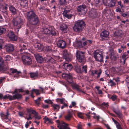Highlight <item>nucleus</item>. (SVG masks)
Segmentation results:
<instances>
[{
    "label": "nucleus",
    "instance_id": "f257e3e1",
    "mask_svg": "<svg viewBox=\"0 0 129 129\" xmlns=\"http://www.w3.org/2000/svg\"><path fill=\"white\" fill-rule=\"evenodd\" d=\"M42 34L44 35L43 37L47 39L51 35H55L56 34V31L53 27H49V28L44 27L43 28Z\"/></svg>",
    "mask_w": 129,
    "mask_h": 129
},
{
    "label": "nucleus",
    "instance_id": "f03ea898",
    "mask_svg": "<svg viewBox=\"0 0 129 129\" xmlns=\"http://www.w3.org/2000/svg\"><path fill=\"white\" fill-rule=\"evenodd\" d=\"M84 22L82 20H78L75 22L73 29L76 32H80L82 31L85 26Z\"/></svg>",
    "mask_w": 129,
    "mask_h": 129
},
{
    "label": "nucleus",
    "instance_id": "7ed1b4c3",
    "mask_svg": "<svg viewBox=\"0 0 129 129\" xmlns=\"http://www.w3.org/2000/svg\"><path fill=\"white\" fill-rule=\"evenodd\" d=\"M84 53L83 52L77 50L75 55L78 61L82 64H83L86 61L84 55Z\"/></svg>",
    "mask_w": 129,
    "mask_h": 129
},
{
    "label": "nucleus",
    "instance_id": "20e7f679",
    "mask_svg": "<svg viewBox=\"0 0 129 129\" xmlns=\"http://www.w3.org/2000/svg\"><path fill=\"white\" fill-rule=\"evenodd\" d=\"M12 23L14 26L17 29V31L18 32L23 22V20L19 17L13 19L12 20Z\"/></svg>",
    "mask_w": 129,
    "mask_h": 129
},
{
    "label": "nucleus",
    "instance_id": "39448f33",
    "mask_svg": "<svg viewBox=\"0 0 129 129\" xmlns=\"http://www.w3.org/2000/svg\"><path fill=\"white\" fill-rule=\"evenodd\" d=\"M35 57L37 61L39 63H41L44 61L51 62L53 59L50 57H48L47 58H43L39 54L36 53L34 54Z\"/></svg>",
    "mask_w": 129,
    "mask_h": 129
},
{
    "label": "nucleus",
    "instance_id": "423d86ee",
    "mask_svg": "<svg viewBox=\"0 0 129 129\" xmlns=\"http://www.w3.org/2000/svg\"><path fill=\"white\" fill-rule=\"evenodd\" d=\"M94 58L95 60L99 61L102 62L103 60V54L102 52L99 50L95 51L93 53Z\"/></svg>",
    "mask_w": 129,
    "mask_h": 129
},
{
    "label": "nucleus",
    "instance_id": "0eeeda50",
    "mask_svg": "<svg viewBox=\"0 0 129 129\" xmlns=\"http://www.w3.org/2000/svg\"><path fill=\"white\" fill-rule=\"evenodd\" d=\"M21 59L23 63L25 65H30L32 63L31 58L27 54H25L22 55Z\"/></svg>",
    "mask_w": 129,
    "mask_h": 129
},
{
    "label": "nucleus",
    "instance_id": "6e6552de",
    "mask_svg": "<svg viewBox=\"0 0 129 129\" xmlns=\"http://www.w3.org/2000/svg\"><path fill=\"white\" fill-rule=\"evenodd\" d=\"M77 10L80 14L83 15L86 13L87 10L86 6L84 5L78 6Z\"/></svg>",
    "mask_w": 129,
    "mask_h": 129
},
{
    "label": "nucleus",
    "instance_id": "1a4fd4ad",
    "mask_svg": "<svg viewBox=\"0 0 129 129\" xmlns=\"http://www.w3.org/2000/svg\"><path fill=\"white\" fill-rule=\"evenodd\" d=\"M10 115V114L9 113L8 110H7L6 115L2 112L0 113V115L2 117V119H3L6 122H9L11 121V119H9L8 118Z\"/></svg>",
    "mask_w": 129,
    "mask_h": 129
},
{
    "label": "nucleus",
    "instance_id": "9d476101",
    "mask_svg": "<svg viewBox=\"0 0 129 129\" xmlns=\"http://www.w3.org/2000/svg\"><path fill=\"white\" fill-rule=\"evenodd\" d=\"M56 122L57 123H59L57 127L59 128V129H71L68 124L65 123L63 122L60 123L59 120H57Z\"/></svg>",
    "mask_w": 129,
    "mask_h": 129
},
{
    "label": "nucleus",
    "instance_id": "9b49d317",
    "mask_svg": "<svg viewBox=\"0 0 129 129\" xmlns=\"http://www.w3.org/2000/svg\"><path fill=\"white\" fill-rule=\"evenodd\" d=\"M104 4L106 6L109 7L114 6L116 3L115 0H102Z\"/></svg>",
    "mask_w": 129,
    "mask_h": 129
},
{
    "label": "nucleus",
    "instance_id": "f8f14e48",
    "mask_svg": "<svg viewBox=\"0 0 129 129\" xmlns=\"http://www.w3.org/2000/svg\"><path fill=\"white\" fill-rule=\"evenodd\" d=\"M100 36L102 41L108 40L109 38V33L106 30L104 31L101 33Z\"/></svg>",
    "mask_w": 129,
    "mask_h": 129
},
{
    "label": "nucleus",
    "instance_id": "ddd939ff",
    "mask_svg": "<svg viewBox=\"0 0 129 129\" xmlns=\"http://www.w3.org/2000/svg\"><path fill=\"white\" fill-rule=\"evenodd\" d=\"M8 36L11 40L16 41L17 40V37L15 35L14 32L12 31H9L8 33Z\"/></svg>",
    "mask_w": 129,
    "mask_h": 129
},
{
    "label": "nucleus",
    "instance_id": "4468645a",
    "mask_svg": "<svg viewBox=\"0 0 129 129\" xmlns=\"http://www.w3.org/2000/svg\"><path fill=\"white\" fill-rule=\"evenodd\" d=\"M4 49L8 52H12L14 50L13 45L11 44H8L5 45Z\"/></svg>",
    "mask_w": 129,
    "mask_h": 129
},
{
    "label": "nucleus",
    "instance_id": "2eb2a0df",
    "mask_svg": "<svg viewBox=\"0 0 129 129\" xmlns=\"http://www.w3.org/2000/svg\"><path fill=\"white\" fill-rule=\"evenodd\" d=\"M11 72L13 74H15L14 77L18 78L21 74L20 71H18L16 69L13 68H11L10 69Z\"/></svg>",
    "mask_w": 129,
    "mask_h": 129
},
{
    "label": "nucleus",
    "instance_id": "dca6fc26",
    "mask_svg": "<svg viewBox=\"0 0 129 129\" xmlns=\"http://www.w3.org/2000/svg\"><path fill=\"white\" fill-rule=\"evenodd\" d=\"M26 15L27 18L28 20L29 21L35 16L36 15L33 11H30L28 12L27 13Z\"/></svg>",
    "mask_w": 129,
    "mask_h": 129
},
{
    "label": "nucleus",
    "instance_id": "f3484780",
    "mask_svg": "<svg viewBox=\"0 0 129 129\" xmlns=\"http://www.w3.org/2000/svg\"><path fill=\"white\" fill-rule=\"evenodd\" d=\"M57 44L58 47L62 49L65 48L66 46V42L62 40H59L57 41Z\"/></svg>",
    "mask_w": 129,
    "mask_h": 129
},
{
    "label": "nucleus",
    "instance_id": "a211bd4d",
    "mask_svg": "<svg viewBox=\"0 0 129 129\" xmlns=\"http://www.w3.org/2000/svg\"><path fill=\"white\" fill-rule=\"evenodd\" d=\"M8 69V67L4 65L2 58L0 57V71H5Z\"/></svg>",
    "mask_w": 129,
    "mask_h": 129
},
{
    "label": "nucleus",
    "instance_id": "6ab92c4d",
    "mask_svg": "<svg viewBox=\"0 0 129 129\" xmlns=\"http://www.w3.org/2000/svg\"><path fill=\"white\" fill-rule=\"evenodd\" d=\"M29 21L30 24L34 25L38 24L39 22L38 18L36 15Z\"/></svg>",
    "mask_w": 129,
    "mask_h": 129
},
{
    "label": "nucleus",
    "instance_id": "aec40b11",
    "mask_svg": "<svg viewBox=\"0 0 129 129\" xmlns=\"http://www.w3.org/2000/svg\"><path fill=\"white\" fill-rule=\"evenodd\" d=\"M62 68L67 71H69L72 69V66L71 64H68L65 63L63 65Z\"/></svg>",
    "mask_w": 129,
    "mask_h": 129
},
{
    "label": "nucleus",
    "instance_id": "412c9836",
    "mask_svg": "<svg viewBox=\"0 0 129 129\" xmlns=\"http://www.w3.org/2000/svg\"><path fill=\"white\" fill-rule=\"evenodd\" d=\"M28 46L27 44L26 43H22L19 45V46L21 48V49L19 50L20 52L21 53L22 52L23 50L27 49Z\"/></svg>",
    "mask_w": 129,
    "mask_h": 129
},
{
    "label": "nucleus",
    "instance_id": "4be33fe9",
    "mask_svg": "<svg viewBox=\"0 0 129 129\" xmlns=\"http://www.w3.org/2000/svg\"><path fill=\"white\" fill-rule=\"evenodd\" d=\"M20 5L23 7H27L28 5L27 0H21L20 1Z\"/></svg>",
    "mask_w": 129,
    "mask_h": 129
},
{
    "label": "nucleus",
    "instance_id": "5701e85b",
    "mask_svg": "<svg viewBox=\"0 0 129 129\" xmlns=\"http://www.w3.org/2000/svg\"><path fill=\"white\" fill-rule=\"evenodd\" d=\"M90 15L93 18H94L96 16V13L95 10H91L89 13Z\"/></svg>",
    "mask_w": 129,
    "mask_h": 129
},
{
    "label": "nucleus",
    "instance_id": "b1692460",
    "mask_svg": "<svg viewBox=\"0 0 129 129\" xmlns=\"http://www.w3.org/2000/svg\"><path fill=\"white\" fill-rule=\"evenodd\" d=\"M60 28L61 30L64 33H65L66 32V29L68 28V27L67 25L65 24H63L61 25Z\"/></svg>",
    "mask_w": 129,
    "mask_h": 129
},
{
    "label": "nucleus",
    "instance_id": "393cba45",
    "mask_svg": "<svg viewBox=\"0 0 129 129\" xmlns=\"http://www.w3.org/2000/svg\"><path fill=\"white\" fill-rule=\"evenodd\" d=\"M44 120V123H46L47 121H48V123H49L51 124L52 123V119H49L48 117L46 116H45L43 118Z\"/></svg>",
    "mask_w": 129,
    "mask_h": 129
},
{
    "label": "nucleus",
    "instance_id": "a878e982",
    "mask_svg": "<svg viewBox=\"0 0 129 129\" xmlns=\"http://www.w3.org/2000/svg\"><path fill=\"white\" fill-rule=\"evenodd\" d=\"M9 9L10 11L13 14H16V9L13 6L10 5L9 7Z\"/></svg>",
    "mask_w": 129,
    "mask_h": 129
},
{
    "label": "nucleus",
    "instance_id": "bb28decb",
    "mask_svg": "<svg viewBox=\"0 0 129 129\" xmlns=\"http://www.w3.org/2000/svg\"><path fill=\"white\" fill-rule=\"evenodd\" d=\"M67 79L66 80L70 83H71L73 82L72 80V77L71 74L69 73L68 75V76L67 77Z\"/></svg>",
    "mask_w": 129,
    "mask_h": 129
},
{
    "label": "nucleus",
    "instance_id": "cd10ccee",
    "mask_svg": "<svg viewBox=\"0 0 129 129\" xmlns=\"http://www.w3.org/2000/svg\"><path fill=\"white\" fill-rule=\"evenodd\" d=\"M38 73L37 72L31 73H30V77L32 78L35 79L38 76Z\"/></svg>",
    "mask_w": 129,
    "mask_h": 129
},
{
    "label": "nucleus",
    "instance_id": "c85d7f7f",
    "mask_svg": "<svg viewBox=\"0 0 129 129\" xmlns=\"http://www.w3.org/2000/svg\"><path fill=\"white\" fill-rule=\"evenodd\" d=\"M122 57L123 59L122 62L123 63V64H124L125 63V60L128 58L127 54L126 53H124L122 55Z\"/></svg>",
    "mask_w": 129,
    "mask_h": 129
},
{
    "label": "nucleus",
    "instance_id": "c756f323",
    "mask_svg": "<svg viewBox=\"0 0 129 129\" xmlns=\"http://www.w3.org/2000/svg\"><path fill=\"white\" fill-rule=\"evenodd\" d=\"M76 46L78 48H82V43L81 41H78L76 42Z\"/></svg>",
    "mask_w": 129,
    "mask_h": 129
},
{
    "label": "nucleus",
    "instance_id": "7c9ffc66",
    "mask_svg": "<svg viewBox=\"0 0 129 129\" xmlns=\"http://www.w3.org/2000/svg\"><path fill=\"white\" fill-rule=\"evenodd\" d=\"M114 112L117 115L119 118H120L122 117V114L120 111H114Z\"/></svg>",
    "mask_w": 129,
    "mask_h": 129
},
{
    "label": "nucleus",
    "instance_id": "2f4dec72",
    "mask_svg": "<svg viewBox=\"0 0 129 129\" xmlns=\"http://www.w3.org/2000/svg\"><path fill=\"white\" fill-rule=\"evenodd\" d=\"M13 97L15 100L20 99L22 98V95L20 94L16 93L15 95H13Z\"/></svg>",
    "mask_w": 129,
    "mask_h": 129
},
{
    "label": "nucleus",
    "instance_id": "473e14b6",
    "mask_svg": "<svg viewBox=\"0 0 129 129\" xmlns=\"http://www.w3.org/2000/svg\"><path fill=\"white\" fill-rule=\"evenodd\" d=\"M59 3L61 6H64L67 4L66 0H59Z\"/></svg>",
    "mask_w": 129,
    "mask_h": 129
},
{
    "label": "nucleus",
    "instance_id": "72a5a7b5",
    "mask_svg": "<svg viewBox=\"0 0 129 129\" xmlns=\"http://www.w3.org/2000/svg\"><path fill=\"white\" fill-rule=\"evenodd\" d=\"M6 32V29L5 27H0V35L4 34Z\"/></svg>",
    "mask_w": 129,
    "mask_h": 129
},
{
    "label": "nucleus",
    "instance_id": "f704fd0d",
    "mask_svg": "<svg viewBox=\"0 0 129 129\" xmlns=\"http://www.w3.org/2000/svg\"><path fill=\"white\" fill-rule=\"evenodd\" d=\"M87 66L86 65L83 66L82 68V72H84L85 73H86L87 72Z\"/></svg>",
    "mask_w": 129,
    "mask_h": 129
},
{
    "label": "nucleus",
    "instance_id": "c9c22d12",
    "mask_svg": "<svg viewBox=\"0 0 129 129\" xmlns=\"http://www.w3.org/2000/svg\"><path fill=\"white\" fill-rule=\"evenodd\" d=\"M82 40L84 41L82 43V47L87 45V40L86 39L83 38L82 39Z\"/></svg>",
    "mask_w": 129,
    "mask_h": 129
},
{
    "label": "nucleus",
    "instance_id": "e433bc0d",
    "mask_svg": "<svg viewBox=\"0 0 129 129\" xmlns=\"http://www.w3.org/2000/svg\"><path fill=\"white\" fill-rule=\"evenodd\" d=\"M51 105L54 108V110L57 109V110L58 111L59 109L60 108V106L57 104H53Z\"/></svg>",
    "mask_w": 129,
    "mask_h": 129
},
{
    "label": "nucleus",
    "instance_id": "4c0bfd02",
    "mask_svg": "<svg viewBox=\"0 0 129 129\" xmlns=\"http://www.w3.org/2000/svg\"><path fill=\"white\" fill-rule=\"evenodd\" d=\"M56 100L57 102H60L61 104H63L65 102V99L64 98H58L56 99Z\"/></svg>",
    "mask_w": 129,
    "mask_h": 129
},
{
    "label": "nucleus",
    "instance_id": "58836bf2",
    "mask_svg": "<svg viewBox=\"0 0 129 129\" xmlns=\"http://www.w3.org/2000/svg\"><path fill=\"white\" fill-rule=\"evenodd\" d=\"M63 15L65 17L69 19L71 18L73 15L72 14L68 13H63Z\"/></svg>",
    "mask_w": 129,
    "mask_h": 129
},
{
    "label": "nucleus",
    "instance_id": "ea45409f",
    "mask_svg": "<svg viewBox=\"0 0 129 129\" xmlns=\"http://www.w3.org/2000/svg\"><path fill=\"white\" fill-rule=\"evenodd\" d=\"M73 88L77 89V90L79 91H82L81 89L80 88V87L78 85L76 84H74L73 86Z\"/></svg>",
    "mask_w": 129,
    "mask_h": 129
},
{
    "label": "nucleus",
    "instance_id": "a19ab883",
    "mask_svg": "<svg viewBox=\"0 0 129 129\" xmlns=\"http://www.w3.org/2000/svg\"><path fill=\"white\" fill-rule=\"evenodd\" d=\"M41 98L40 97L38 98V99L35 101V103L38 106H39L40 104Z\"/></svg>",
    "mask_w": 129,
    "mask_h": 129
},
{
    "label": "nucleus",
    "instance_id": "79ce46f5",
    "mask_svg": "<svg viewBox=\"0 0 129 129\" xmlns=\"http://www.w3.org/2000/svg\"><path fill=\"white\" fill-rule=\"evenodd\" d=\"M11 59L10 56L9 55H7L5 57L4 59L5 61H9Z\"/></svg>",
    "mask_w": 129,
    "mask_h": 129
},
{
    "label": "nucleus",
    "instance_id": "37998d69",
    "mask_svg": "<svg viewBox=\"0 0 129 129\" xmlns=\"http://www.w3.org/2000/svg\"><path fill=\"white\" fill-rule=\"evenodd\" d=\"M75 71L76 72L78 73H82L80 67H78L76 68Z\"/></svg>",
    "mask_w": 129,
    "mask_h": 129
},
{
    "label": "nucleus",
    "instance_id": "c03bdc74",
    "mask_svg": "<svg viewBox=\"0 0 129 129\" xmlns=\"http://www.w3.org/2000/svg\"><path fill=\"white\" fill-rule=\"evenodd\" d=\"M108 83H111L110 85L112 87L113 86H114L116 85V83H115L114 82L113 80L111 79H110L109 82Z\"/></svg>",
    "mask_w": 129,
    "mask_h": 129
},
{
    "label": "nucleus",
    "instance_id": "a18cd8bd",
    "mask_svg": "<svg viewBox=\"0 0 129 129\" xmlns=\"http://www.w3.org/2000/svg\"><path fill=\"white\" fill-rule=\"evenodd\" d=\"M72 116L70 115V114H67L65 116V118L66 120H70Z\"/></svg>",
    "mask_w": 129,
    "mask_h": 129
},
{
    "label": "nucleus",
    "instance_id": "49530a36",
    "mask_svg": "<svg viewBox=\"0 0 129 129\" xmlns=\"http://www.w3.org/2000/svg\"><path fill=\"white\" fill-rule=\"evenodd\" d=\"M114 53H112L111 54L110 58L111 59L115 60H116V56H115L114 54Z\"/></svg>",
    "mask_w": 129,
    "mask_h": 129
},
{
    "label": "nucleus",
    "instance_id": "de8ad7c7",
    "mask_svg": "<svg viewBox=\"0 0 129 129\" xmlns=\"http://www.w3.org/2000/svg\"><path fill=\"white\" fill-rule=\"evenodd\" d=\"M34 117L36 118L38 120H40L41 118V116L39 115L38 113H37V114H36L35 115H34Z\"/></svg>",
    "mask_w": 129,
    "mask_h": 129
},
{
    "label": "nucleus",
    "instance_id": "09e8293b",
    "mask_svg": "<svg viewBox=\"0 0 129 129\" xmlns=\"http://www.w3.org/2000/svg\"><path fill=\"white\" fill-rule=\"evenodd\" d=\"M32 91L35 92L36 95H37L40 94V93L39 92V90H38L34 89L32 90Z\"/></svg>",
    "mask_w": 129,
    "mask_h": 129
},
{
    "label": "nucleus",
    "instance_id": "8fccbe9b",
    "mask_svg": "<svg viewBox=\"0 0 129 129\" xmlns=\"http://www.w3.org/2000/svg\"><path fill=\"white\" fill-rule=\"evenodd\" d=\"M44 102L45 103L48 104H53L52 102V101L50 100H45L44 101Z\"/></svg>",
    "mask_w": 129,
    "mask_h": 129
},
{
    "label": "nucleus",
    "instance_id": "3c124183",
    "mask_svg": "<svg viewBox=\"0 0 129 129\" xmlns=\"http://www.w3.org/2000/svg\"><path fill=\"white\" fill-rule=\"evenodd\" d=\"M117 96L115 95H112V96L111 98V99L112 101H115L117 99Z\"/></svg>",
    "mask_w": 129,
    "mask_h": 129
},
{
    "label": "nucleus",
    "instance_id": "603ef678",
    "mask_svg": "<svg viewBox=\"0 0 129 129\" xmlns=\"http://www.w3.org/2000/svg\"><path fill=\"white\" fill-rule=\"evenodd\" d=\"M126 81L127 82V86L128 88H129V77L126 78L125 79Z\"/></svg>",
    "mask_w": 129,
    "mask_h": 129
},
{
    "label": "nucleus",
    "instance_id": "864d4df0",
    "mask_svg": "<svg viewBox=\"0 0 129 129\" xmlns=\"http://www.w3.org/2000/svg\"><path fill=\"white\" fill-rule=\"evenodd\" d=\"M29 111L31 112L32 113L34 114L35 115L36 114H37V113H38L35 110L31 109H30Z\"/></svg>",
    "mask_w": 129,
    "mask_h": 129
},
{
    "label": "nucleus",
    "instance_id": "5fc2aeb1",
    "mask_svg": "<svg viewBox=\"0 0 129 129\" xmlns=\"http://www.w3.org/2000/svg\"><path fill=\"white\" fill-rule=\"evenodd\" d=\"M68 74H62V77L63 78L65 79H67V77L68 76Z\"/></svg>",
    "mask_w": 129,
    "mask_h": 129
},
{
    "label": "nucleus",
    "instance_id": "6e6d98bb",
    "mask_svg": "<svg viewBox=\"0 0 129 129\" xmlns=\"http://www.w3.org/2000/svg\"><path fill=\"white\" fill-rule=\"evenodd\" d=\"M82 113L79 112L78 113V117L80 118L81 119H83L84 117L82 116Z\"/></svg>",
    "mask_w": 129,
    "mask_h": 129
},
{
    "label": "nucleus",
    "instance_id": "4d7b16f0",
    "mask_svg": "<svg viewBox=\"0 0 129 129\" xmlns=\"http://www.w3.org/2000/svg\"><path fill=\"white\" fill-rule=\"evenodd\" d=\"M38 48L39 50V51H42L44 49V46L43 45L41 44V46H39Z\"/></svg>",
    "mask_w": 129,
    "mask_h": 129
},
{
    "label": "nucleus",
    "instance_id": "13d9d810",
    "mask_svg": "<svg viewBox=\"0 0 129 129\" xmlns=\"http://www.w3.org/2000/svg\"><path fill=\"white\" fill-rule=\"evenodd\" d=\"M114 34L115 36H120L121 35V33H118V31H116Z\"/></svg>",
    "mask_w": 129,
    "mask_h": 129
},
{
    "label": "nucleus",
    "instance_id": "bf43d9fd",
    "mask_svg": "<svg viewBox=\"0 0 129 129\" xmlns=\"http://www.w3.org/2000/svg\"><path fill=\"white\" fill-rule=\"evenodd\" d=\"M8 98L10 100H15V99H14L13 95L12 96L11 95H9L8 96Z\"/></svg>",
    "mask_w": 129,
    "mask_h": 129
},
{
    "label": "nucleus",
    "instance_id": "052dcab7",
    "mask_svg": "<svg viewBox=\"0 0 129 129\" xmlns=\"http://www.w3.org/2000/svg\"><path fill=\"white\" fill-rule=\"evenodd\" d=\"M70 10H65L63 12V13H68L69 14L70 12Z\"/></svg>",
    "mask_w": 129,
    "mask_h": 129
},
{
    "label": "nucleus",
    "instance_id": "680f3d73",
    "mask_svg": "<svg viewBox=\"0 0 129 129\" xmlns=\"http://www.w3.org/2000/svg\"><path fill=\"white\" fill-rule=\"evenodd\" d=\"M116 125V127L118 129H120L122 128L121 126V125L119 123Z\"/></svg>",
    "mask_w": 129,
    "mask_h": 129
},
{
    "label": "nucleus",
    "instance_id": "e2e57ef3",
    "mask_svg": "<svg viewBox=\"0 0 129 129\" xmlns=\"http://www.w3.org/2000/svg\"><path fill=\"white\" fill-rule=\"evenodd\" d=\"M46 49L48 51H50L52 50V49L50 47L48 46L46 47Z\"/></svg>",
    "mask_w": 129,
    "mask_h": 129
},
{
    "label": "nucleus",
    "instance_id": "0e129e2a",
    "mask_svg": "<svg viewBox=\"0 0 129 129\" xmlns=\"http://www.w3.org/2000/svg\"><path fill=\"white\" fill-rule=\"evenodd\" d=\"M65 59L66 61L69 62L71 61V59L69 57H65Z\"/></svg>",
    "mask_w": 129,
    "mask_h": 129
},
{
    "label": "nucleus",
    "instance_id": "69168bd1",
    "mask_svg": "<svg viewBox=\"0 0 129 129\" xmlns=\"http://www.w3.org/2000/svg\"><path fill=\"white\" fill-rule=\"evenodd\" d=\"M93 117L94 119H96L98 120H99L100 118V117L99 116L94 115L93 116Z\"/></svg>",
    "mask_w": 129,
    "mask_h": 129
},
{
    "label": "nucleus",
    "instance_id": "338daca9",
    "mask_svg": "<svg viewBox=\"0 0 129 129\" xmlns=\"http://www.w3.org/2000/svg\"><path fill=\"white\" fill-rule=\"evenodd\" d=\"M102 105L103 106H105V107H108V103H105L104 102L102 103Z\"/></svg>",
    "mask_w": 129,
    "mask_h": 129
},
{
    "label": "nucleus",
    "instance_id": "774afa93",
    "mask_svg": "<svg viewBox=\"0 0 129 129\" xmlns=\"http://www.w3.org/2000/svg\"><path fill=\"white\" fill-rule=\"evenodd\" d=\"M113 80H115L116 82H118L120 81L119 77H117L116 78H113Z\"/></svg>",
    "mask_w": 129,
    "mask_h": 129
}]
</instances>
